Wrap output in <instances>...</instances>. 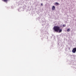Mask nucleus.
<instances>
[{"label":"nucleus","mask_w":76,"mask_h":76,"mask_svg":"<svg viewBox=\"0 0 76 76\" xmlns=\"http://www.w3.org/2000/svg\"><path fill=\"white\" fill-rule=\"evenodd\" d=\"M53 29L55 32H58V33H61L62 32V29H60V27L58 26H55L53 27Z\"/></svg>","instance_id":"1"},{"label":"nucleus","mask_w":76,"mask_h":76,"mask_svg":"<svg viewBox=\"0 0 76 76\" xmlns=\"http://www.w3.org/2000/svg\"><path fill=\"white\" fill-rule=\"evenodd\" d=\"M72 51L73 53H75L76 51V48H74L72 50Z\"/></svg>","instance_id":"2"},{"label":"nucleus","mask_w":76,"mask_h":76,"mask_svg":"<svg viewBox=\"0 0 76 76\" xmlns=\"http://www.w3.org/2000/svg\"><path fill=\"white\" fill-rule=\"evenodd\" d=\"M55 9H56V7H55V6H53L52 8V10H54Z\"/></svg>","instance_id":"3"},{"label":"nucleus","mask_w":76,"mask_h":76,"mask_svg":"<svg viewBox=\"0 0 76 76\" xmlns=\"http://www.w3.org/2000/svg\"><path fill=\"white\" fill-rule=\"evenodd\" d=\"M55 4V5H56V6H58V5H59V4H58V2H56Z\"/></svg>","instance_id":"4"},{"label":"nucleus","mask_w":76,"mask_h":76,"mask_svg":"<svg viewBox=\"0 0 76 76\" xmlns=\"http://www.w3.org/2000/svg\"><path fill=\"white\" fill-rule=\"evenodd\" d=\"M2 0L3 1H4V2H7V1H8L7 0Z\"/></svg>","instance_id":"5"},{"label":"nucleus","mask_w":76,"mask_h":76,"mask_svg":"<svg viewBox=\"0 0 76 76\" xmlns=\"http://www.w3.org/2000/svg\"><path fill=\"white\" fill-rule=\"evenodd\" d=\"M70 31V29H69V28H68L67 30V31L68 32H69V31Z\"/></svg>","instance_id":"6"},{"label":"nucleus","mask_w":76,"mask_h":76,"mask_svg":"<svg viewBox=\"0 0 76 76\" xmlns=\"http://www.w3.org/2000/svg\"><path fill=\"white\" fill-rule=\"evenodd\" d=\"M63 26L64 27H65V26H66V25L64 24V25H63Z\"/></svg>","instance_id":"7"},{"label":"nucleus","mask_w":76,"mask_h":76,"mask_svg":"<svg viewBox=\"0 0 76 76\" xmlns=\"http://www.w3.org/2000/svg\"><path fill=\"white\" fill-rule=\"evenodd\" d=\"M41 6H43V4L42 3L41 4Z\"/></svg>","instance_id":"8"}]
</instances>
